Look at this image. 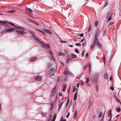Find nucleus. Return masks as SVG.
<instances>
[{"label": "nucleus", "instance_id": "1", "mask_svg": "<svg viewBox=\"0 0 121 121\" xmlns=\"http://www.w3.org/2000/svg\"><path fill=\"white\" fill-rule=\"evenodd\" d=\"M101 31L100 29L98 28L96 34H95L94 38V42L91 46V50H94V47L95 46H97L99 49L102 48V44L98 40V37Z\"/></svg>", "mask_w": 121, "mask_h": 121}, {"label": "nucleus", "instance_id": "2", "mask_svg": "<svg viewBox=\"0 0 121 121\" xmlns=\"http://www.w3.org/2000/svg\"><path fill=\"white\" fill-rule=\"evenodd\" d=\"M39 43L40 45H42L44 48H50V46L49 44H46L44 42L42 41H40Z\"/></svg>", "mask_w": 121, "mask_h": 121}, {"label": "nucleus", "instance_id": "3", "mask_svg": "<svg viewBox=\"0 0 121 121\" xmlns=\"http://www.w3.org/2000/svg\"><path fill=\"white\" fill-rule=\"evenodd\" d=\"M98 74H95L93 76L92 79L91 80V81L93 82L94 83H95L97 82V78L98 77Z\"/></svg>", "mask_w": 121, "mask_h": 121}, {"label": "nucleus", "instance_id": "4", "mask_svg": "<svg viewBox=\"0 0 121 121\" xmlns=\"http://www.w3.org/2000/svg\"><path fill=\"white\" fill-rule=\"evenodd\" d=\"M56 71L55 69L52 68L49 71V74L50 76H54L55 73Z\"/></svg>", "mask_w": 121, "mask_h": 121}, {"label": "nucleus", "instance_id": "5", "mask_svg": "<svg viewBox=\"0 0 121 121\" xmlns=\"http://www.w3.org/2000/svg\"><path fill=\"white\" fill-rule=\"evenodd\" d=\"M112 13L111 12H108L107 13L106 17H108L107 22L111 21L112 19Z\"/></svg>", "mask_w": 121, "mask_h": 121}, {"label": "nucleus", "instance_id": "6", "mask_svg": "<svg viewBox=\"0 0 121 121\" xmlns=\"http://www.w3.org/2000/svg\"><path fill=\"white\" fill-rule=\"evenodd\" d=\"M14 30L15 28L14 27H9L8 28H7L6 29L5 32H11L13 31Z\"/></svg>", "mask_w": 121, "mask_h": 121}, {"label": "nucleus", "instance_id": "7", "mask_svg": "<svg viewBox=\"0 0 121 121\" xmlns=\"http://www.w3.org/2000/svg\"><path fill=\"white\" fill-rule=\"evenodd\" d=\"M16 31L19 34L21 35H25V34L26 33V32L23 30L20 29L17 30Z\"/></svg>", "mask_w": 121, "mask_h": 121}, {"label": "nucleus", "instance_id": "8", "mask_svg": "<svg viewBox=\"0 0 121 121\" xmlns=\"http://www.w3.org/2000/svg\"><path fill=\"white\" fill-rule=\"evenodd\" d=\"M28 20L30 23H31L38 26H39V24L38 22L34 20H32L31 19H28Z\"/></svg>", "mask_w": 121, "mask_h": 121}, {"label": "nucleus", "instance_id": "9", "mask_svg": "<svg viewBox=\"0 0 121 121\" xmlns=\"http://www.w3.org/2000/svg\"><path fill=\"white\" fill-rule=\"evenodd\" d=\"M3 23V24H7V23H8L11 25L12 26H15V25L14 24L11 22H5L4 21H0V23Z\"/></svg>", "mask_w": 121, "mask_h": 121}, {"label": "nucleus", "instance_id": "10", "mask_svg": "<svg viewBox=\"0 0 121 121\" xmlns=\"http://www.w3.org/2000/svg\"><path fill=\"white\" fill-rule=\"evenodd\" d=\"M56 87H55L54 89L52 90L51 93V96H54L55 95L56 92Z\"/></svg>", "mask_w": 121, "mask_h": 121}, {"label": "nucleus", "instance_id": "11", "mask_svg": "<svg viewBox=\"0 0 121 121\" xmlns=\"http://www.w3.org/2000/svg\"><path fill=\"white\" fill-rule=\"evenodd\" d=\"M54 107V104L52 103L51 104L49 108V111H50L51 112H52V110Z\"/></svg>", "mask_w": 121, "mask_h": 121}, {"label": "nucleus", "instance_id": "12", "mask_svg": "<svg viewBox=\"0 0 121 121\" xmlns=\"http://www.w3.org/2000/svg\"><path fill=\"white\" fill-rule=\"evenodd\" d=\"M67 52L66 50H65L64 53H60L59 55L60 56H65V55L67 54Z\"/></svg>", "mask_w": 121, "mask_h": 121}, {"label": "nucleus", "instance_id": "13", "mask_svg": "<svg viewBox=\"0 0 121 121\" xmlns=\"http://www.w3.org/2000/svg\"><path fill=\"white\" fill-rule=\"evenodd\" d=\"M77 92H76L74 94V96L73 99L75 101L74 102L75 103V104H76V100L77 99Z\"/></svg>", "mask_w": 121, "mask_h": 121}, {"label": "nucleus", "instance_id": "14", "mask_svg": "<svg viewBox=\"0 0 121 121\" xmlns=\"http://www.w3.org/2000/svg\"><path fill=\"white\" fill-rule=\"evenodd\" d=\"M72 60V58L71 56L68 55L67 57V59L66 60V62H69Z\"/></svg>", "mask_w": 121, "mask_h": 121}, {"label": "nucleus", "instance_id": "15", "mask_svg": "<svg viewBox=\"0 0 121 121\" xmlns=\"http://www.w3.org/2000/svg\"><path fill=\"white\" fill-rule=\"evenodd\" d=\"M37 57H33L30 58V60L31 62H33L37 59Z\"/></svg>", "mask_w": 121, "mask_h": 121}, {"label": "nucleus", "instance_id": "16", "mask_svg": "<svg viewBox=\"0 0 121 121\" xmlns=\"http://www.w3.org/2000/svg\"><path fill=\"white\" fill-rule=\"evenodd\" d=\"M78 112L77 110H76L74 113L73 116V118L74 119H76V117L77 116Z\"/></svg>", "mask_w": 121, "mask_h": 121}, {"label": "nucleus", "instance_id": "17", "mask_svg": "<svg viewBox=\"0 0 121 121\" xmlns=\"http://www.w3.org/2000/svg\"><path fill=\"white\" fill-rule=\"evenodd\" d=\"M44 31L45 32H46L48 34H51V30H49L46 29H44Z\"/></svg>", "mask_w": 121, "mask_h": 121}, {"label": "nucleus", "instance_id": "18", "mask_svg": "<svg viewBox=\"0 0 121 121\" xmlns=\"http://www.w3.org/2000/svg\"><path fill=\"white\" fill-rule=\"evenodd\" d=\"M35 79L38 81H40L41 80V77L40 76H37L35 77Z\"/></svg>", "mask_w": 121, "mask_h": 121}, {"label": "nucleus", "instance_id": "19", "mask_svg": "<svg viewBox=\"0 0 121 121\" xmlns=\"http://www.w3.org/2000/svg\"><path fill=\"white\" fill-rule=\"evenodd\" d=\"M114 24V23L113 21H112L110 22L109 23L108 25V27H109L111 26L112 25H113Z\"/></svg>", "mask_w": 121, "mask_h": 121}, {"label": "nucleus", "instance_id": "20", "mask_svg": "<svg viewBox=\"0 0 121 121\" xmlns=\"http://www.w3.org/2000/svg\"><path fill=\"white\" fill-rule=\"evenodd\" d=\"M115 110L118 112H120L121 111V109L120 107L118 108H116Z\"/></svg>", "mask_w": 121, "mask_h": 121}, {"label": "nucleus", "instance_id": "21", "mask_svg": "<svg viewBox=\"0 0 121 121\" xmlns=\"http://www.w3.org/2000/svg\"><path fill=\"white\" fill-rule=\"evenodd\" d=\"M26 9L27 10H29L30 11V12L31 13H33V12L32 9L30 8H26Z\"/></svg>", "mask_w": 121, "mask_h": 121}, {"label": "nucleus", "instance_id": "22", "mask_svg": "<svg viewBox=\"0 0 121 121\" xmlns=\"http://www.w3.org/2000/svg\"><path fill=\"white\" fill-rule=\"evenodd\" d=\"M41 114L42 115V116L43 117H46L47 115V114L46 113H44L43 112H42Z\"/></svg>", "mask_w": 121, "mask_h": 121}, {"label": "nucleus", "instance_id": "23", "mask_svg": "<svg viewBox=\"0 0 121 121\" xmlns=\"http://www.w3.org/2000/svg\"><path fill=\"white\" fill-rule=\"evenodd\" d=\"M71 56L72 58H75L77 57V56L73 54H72L71 55Z\"/></svg>", "mask_w": 121, "mask_h": 121}, {"label": "nucleus", "instance_id": "24", "mask_svg": "<svg viewBox=\"0 0 121 121\" xmlns=\"http://www.w3.org/2000/svg\"><path fill=\"white\" fill-rule=\"evenodd\" d=\"M104 78L106 79H107L108 78V76L107 73H106L104 76Z\"/></svg>", "mask_w": 121, "mask_h": 121}, {"label": "nucleus", "instance_id": "25", "mask_svg": "<svg viewBox=\"0 0 121 121\" xmlns=\"http://www.w3.org/2000/svg\"><path fill=\"white\" fill-rule=\"evenodd\" d=\"M102 113L101 112H99L98 114V117L100 118L102 116Z\"/></svg>", "mask_w": 121, "mask_h": 121}, {"label": "nucleus", "instance_id": "26", "mask_svg": "<svg viewBox=\"0 0 121 121\" xmlns=\"http://www.w3.org/2000/svg\"><path fill=\"white\" fill-rule=\"evenodd\" d=\"M98 21H96L94 23V25L95 27H96L97 26V25L98 24Z\"/></svg>", "mask_w": 121, "mask_h": 121}, {"label": "nucleus", "instance_id": "27", "mask_svg": "<svg viewBox=\"0 0 121 121\" xmlns=\"http://www.w3.org/2000/svg\"><path fill=\"white\" fill-rule=\"evenodd\" d=\"M41 32L46 36L47 35V33L43 30H41Z\"/></svg>", "mask_w": 121, "mask_h": 121}, {"label": "nucleus", "instance_id": "28", "mask_svg": "<svg viewBox=\"0 0 121 121\" xmlns=\"http://www.w3.org/2000/svg\"><path fill=\"white\" fill-rule=\"evenodd\" d=\"M86 81L85 82L86 84H87V83L88 82H89L90 80H89V78L88 77L86 79Z\"/></svg>", "mask_w": 121, "mask_h": 121}, {"label": "nucleus", "instance_id": "29", "mask_svg": "<svg viewBox=\"0 0 121 121\" xmlns=\"http://www.w3.org/2000/svg\"><path fill=\"white\" fill-rule=\"evenodd\" d=\"M86 67H89V68L91 67V65L90 63H88L86 65Z\"/></svg>", "mask_w": 121, "mask_h": 121}, {"label": "nucleus", "instance_id": "30", "mask_svg": "<svg viewBox=\"0 0 121 121\" xmlns=\"http://www.w3.org/2000/svg\"><path fill=\"white\" fill-rule=\"evenodd\" d=\"M111 110H112V109H111L110 110H109L108 111V114H110V117H111V116H112V112ZM109 115V114H108V115Z\"/></svg>", "mask_w": 121, "mask_h": 121}, {"label": "nucleus", "instance_id": "31", "mask_svg": "<svg viewBox=\"0 0 121 121\" xmlns=\"http://www.w3.org/2000/svg\"><path fill=\"white\" fill-rule=\"evenodd\" d=\"M108 4V1H107L105 4L104 5V7H105Z\"/></svg>", "mask_w": 121, "mask_h": 121}, {"label": "nucleus", "instance_id": "32", "mask_svg": "<svg viewBox=\"0 0 121 121\" xmlns=\"http://www.w3.org/2000/svg\"><path fill=\"white\" fill-rule=\"evenodd\" d=\"M70 101L69 98H68L67 101V102L66 103V106H67L68 104Z\"/></svg>", "mask_w": 121, "mask_h": 121}, {"label": "nucleus", "instance_id": "33", "mask_svg": "<svg viewBox=\"0 0 121 121\" xmlns=\"http://www.w3.org/2000/svg\"><path fill=\"white\" fill-rule=\"evenodd\" d=\"M64 117L63 116H62L60 120V121H66V120L65 119L63 120Z\"/></svg>", "mask_w": 121, "mask_h": 121}, {"label": "nucleus", "instance_id": "34", "mask_svg": "<svg viewBox=\"0 0 121 121\" xmlns=\"http://www.w3.org/2000/svg\"><path fill=\"white\" fill-rule=\"evenodd\" d=\"M91 29V25H90L89 26V28H88V30L87 32L88 33H89L90 31V30Z\"/></svg>", "mask_w": 121, "mask_h": 121}, {"label": "nucleus", "instance_id": "35", "mask_svg": "<svg viewBox=\"0 0 121 121\" xmlns=\"http://www.w3.org/2000/svg\"><path fill=\"white\" fill-rule=\"evenodd\" d=\"M56 114L54 116V117H53V119L52 121H55V119L56 118Z\"/></svg>", "mask_w": 121, "mask_h": 121}, {"label": "nucleus", "instance_id": "36", "mask_svg": "<svg viewBox=\"0 0 121 121\" xmlns=\"http://www.w3.org/2000/svg\"><path fill=\"white\" fill-rule=\"evenodd\" d=\"M58 95L61 96H63L61 92H60L59 93Z\"/></svg>", "mask_w": 121, "mask_h": 121}, {"label": "nucleus", "instance_id": "37", "mask_svg": "<svg viewBox=\"0 0 121 121\" xmlns=\"http://www.w3.org/2000/svg\"><path fill=\"white\" fill-rule=\"evenodd\" d=\"M70 88V87H69V88L68 90L67 91V92H68V98H69V93Z\"/></svg>", "mask_w": 121, "mask_h": 121}, {"label": "nucleus", "instance_id": "38", "mask_svg": "<svg viewBox=\"0 0 121 121\" xmlns=\"http://www.w3.org/2000/svg\"><path fill=\"white\" fill-rule=\"evenodd\" d=\"M68 73L66 71H65L63 73V74L65 75V76H66Z\"/></svg>", "mask_w": 121, "mask_h": 121}, {"label": "nucleus", "instance_id": "39", "mask_svg": "<svg viewBox=\"0 0 121 121\" xmlns=\"http://www.w3.org/2000/svg\"><path fill=\"white\" fill-rule=\"evenodd\" d=\"M74 51L75 52L78 53L79 52V51L78 49H75L74 50Z\"/></svg>", "mask_w": 121, "mask_h": 121}, {"label": "nucleus", "instance_id": "40", "mask_svg": "<svg viewBox=\"0 0 121 121\" xmlns=\"http://www.w3.org/2000/svg\"><path fill=\"white\" fill-rule=\"evenodd\" d=\"M16 12L15 10H11L9 11V12L10 13L15 12Z\"/></svg>", "mask_w": 121, "mask_h": 121}, {"label": "nucleus", "instance_id": "41", "mask_svg": "<svg viewBox=\"0 0 121 121\" xmlns=\"http://www.w3.org/2000/svg\"><path fill=\"white\" fill-rule=\"evenodd\" d=\"M52 65V64L51 63H49L48 65V68L49 67H51Z\"/></svg>", "mask_w": 121, "mask_h": 121}, {"label": "nucleus", "instance_id": "42", "mask_svg": "<svg viewBox=\"0 0 121 121\" xmlns=\"http://www.w3.org/2000/svg\"><path fill=\"white\" fill-rule=\"evenodd\" d=\"M103 60L104 63H105L106 62V60L104 56L103 57Z\"/></svg>", "mask_w": 121, "mask_h": 121}, {"label": "nucleus", "instance_id": "43", "mask_svg": "<svg viewBox=\"0 0 121 121\" xmlns=\"http://www.w3.org/2000/svg\"><path fill=\"white\" fill-rule=\"evenodd\" d=\"M49 52L50 54H51V55L52 56V55L53 54V53H52V52L50 50H49Z\"/></svg>", "mask_w": 121, "mask_h": 121}, {"label": "nucleus", "instance_id": "44", "mask_svg": "<svg viewBox=\"0 0 121 121\" xmlns=\"http://www.w3.org/2000/svg\"><path fill=\"white\" fill-rule=\"evenodd\" d=\"M63 103V102H61V103H60V104H59V107L61 108L62 106Z\"/></svg>", "mask_w": 121, "mask_h": 121}, {"label": "nucleus", "instance_id": "45", "mask_svg": "<svg viewBox=\"0 0 121 121\" xmlns=\"http://www.w3.org/2000/svg\"><path fill=\"white\" fill-rule=\"evenodd\" d=\"M72 103H73V102L72 101H71L70 102V104H69V107H70L72 105Z\"/></svg>", "mask_w": 121, "mask_h": 121}, {"label": "nucleus", "instance_id": "46", "mask_svg": "<svg viewBox=\"0 0 121 121\" xmlns=\"http://www.w3.org/2000/svg\"><path fill=\"white\" fill-rule=\"evenodd\" d=\"M52 114H50L49 115V118L50 119H51L52 118Z\"/></svg>", "mask_w": 121, "mask_h": 121}, {"label": "nucleus", "instance_id": "47", "mask_svg": "<svg viewBox=\"0 0 121 121\" xmlns=\"http://www.w3.org/2000/svg\"><path fill=\"white\" fill-rule=\"evenodd\" d=\"M69 114H70V112H69L68 113V115H67V116H66V117L67 118H68L69 117Z\"/></svg>", "mask_w": 121, "mask_h": 121}, {"label": "nucleus", "instance_id": "48", "mask_svg": "<svg viewBox=\"0 0 121 121\" xmlns=\"http://www.w3.org/2000/svg\"><path fill=\"white\" fill-rule=\"evenodd\" d=\"M31 33L32 34L33 36L35 37L36 35L34 33V32H32Z\"/></svg>", "mask_w": 121, "mask_h": 121}, {"label": "nucleus", "instance_id": "49", "mask_svg": "<svg viewBox=\"0 0 121 121\" xmlns=\"http://www.w3.org/2000/svg\"><path fill=\"white\" fill-rule=\"evenodd\" d=\"M35 30L36 31H39L40 32H41V30H40L36 28L35 29Z\"/></svg>", "mask_w": 121, "mask_h": 121}, {"label": "nucleus", "instance_id": "50", "mask_svg": "<svg viewBox=\"0 0 121 121\" xmlns=\"http://www.w3.org/2000/svg\"><path fill=\"white\" fill-rule=\"evenodd\" d=\"M85 51H83L82 52V55L83 56H84Z\"/></svg>", "mask_w": 121, "mask_h": 121}, {"label": "nucleus", "instance_id": "51", "mask_svg": "<svg viewBox=\"0 0 121 121\" xmlns=\"http://www.w3.org/2000/svg\"><path fill=\"white\" fill-rule=\"evenodd\" d=\"M86 84L89 87H90L91 86L90 84L89 83H88V82Z\"/></svg>", "mask_w": 121, "mask_h": 121}, {"label": "nucleus", "instance_id": "52", "mask_svg": "<svg viewBox=\"0 0 121 121\" xmlns=\"http://www.w3.org/2000/svg\"><path fill=\"white\" fill-rule=\"evenodd\" d=\"M81 45V44L80 43H76V46H80Z\"/></svg>", "mask_w": 121, "mask_h": 121}, {"label": "nucleus", "instance_id": "53", "mask_svg": "<svg viewBox=\"0 0 121 121\" xmlns=\"http://www.w3.org/2000/svg\"><path fill=\"white\" fill-rule=\"evenodd\" d=\"M110 89L112 91H113L114 90V87H113L112 86L111 87Z\"/></svg>", "mask_w": 121, "mask_h": 121}, {"label": "nucleus", "instance_id": "54", "mask_svg": "<svg viewBox=\"0 0 121 121\" xmlns=\"http://www.w3.org/2000/svg\"><path fill=\"white\" fill-rule=\"evenodd\" d=\"M86 65H85L84 66L83 68V69L84 70H86Z\"/></svg>", "mask_w": 121, "mask_h": 121}, {"label": "nucleus", "instance_id": "55", "mask_svg": "<svg viewBox=\"0 0 121 121\" xmlns=\"http://www.w3.org/2000/svg\"><path fill=\"white\" fill-rule=\"evenodd\" d=\"M116 99H117V100L120 103H121L119 99H118L117 98Z\"/></svg>", "mask_w": 121, "mask_h": 121}, {"label": "nucleus", "instance_id": "56", "mask_svg": "<svg viewBox=\"0 0 121 121\" xmlns=\"http://www.w3.org/2000/svg\"><path fill=\"white\" fill-rule=\"evenodd\" d=\"M83 34H81L79 36L81 37H82L83 36Z\"/></svg>", "mask_w": 121, "mask_h": 121}, {"label": "nucleus", "instance_id": "57", "mask_svg": "<svg viewBox=\"0 0 121 121\" xmlns=\"http://www.w3.org/2000/svg\"><path fill=\"white\" fill-rule=\"evenodd\" d=\"M75 90H76L75 87H74V88L73 89V92H74Z\"/></svg>", "mask_w": 121, "mask_h": 121}, {"label": "nucleus", "instance_id": "58", "mask_svg": "<svg viewBox=\"0 0 121 121\" xmlns=\"http://www.w3.org/2000/svg\"><path fill=\"white\" fill-rule=\"evenodd\" d=\"M110 117V119L108 120V121H111V118L112 117V116H111Z\"/></svg>", "mask_w": 121, "mask_h": 121}, {"label": "nucleus", "instance_id": "59", "mask_svg": "<svg viewBox=\"0 0 121 121\" xmlns=\"http://www.w3.org/2000/svg\"><path fill=\"white\" fill-rule=\"evenodd\" d=\"M112 79V76H111L110 78V81H111Z\"/></svg>", "mask_w": 121, "mask_h": 121}, {"label": "nucleus", "instance_id": "60", "mask_svg": "<svg viewBox=\"0 0 121 121\" xmlns=\"http://www.w3.org/2000/svg\"><path fill=\"white\" fill-rule=\"evenodd\" d=\"M85 39L84 38L83 39H82V40H81V42H83V41L84 40H85Z\"/></svg>", "mask_w": 121, "mask_h": 121}, {"label": "nucleus", "instance_id": "61", "mask_svg": "<svg viewBox=\"0 0 121 121\" xmlns=\"http://www.w3.org/2000/svg\"><path fill=\"white\" fill-rule=\"evenodd\" d=\"M114 97L116 99L117 98V97L116 96V95L115 94L114 95Z\"/></svg>", "mask_w": 121, "mask_h": 121}, {"label": "nucleus", "instance_id": "62", "mask_svg": "<svg viewBox=\"0 0 121 121\" xmlns=\"http://www.w3.org/2000/svg\"><path fill=\"white\" fill-rule=\"evenodd\" d=\"M51 119H50V118H49L48 120V121H51Z\"/></svg>", "mask_w": 121, "mask_h": 121}, {"label": "nucleus", "instance_id": "63", "mask_svg": "<svg viewBox=\"0 0 121 121\" xmlns=\"http://www.w3.org/2000/svg\"><path fill=\"white\" fill-rule=\"evenodd\" d=\"M88 53H87L86 56V57L87 58L88 55Z\"/></svg>", "mask_w": 121, "mask_h": 121}, {"label": "nucleus", "instance_id": "64", "mask_svg": "<svg viewBox=\"0 0 121 121\" xmlns=\"http://www.w3.org/2000/svg\"><path fill=\"white\" fill-rule=\"evenodd\" d=\"M119 116V115H117L116 117V118H117V117H118Z\"/></svg>", "mask_w": 121, "mask_h": 121}]
</instances>
